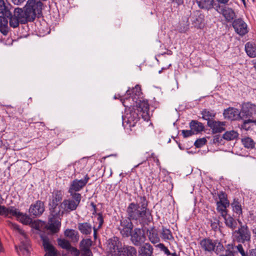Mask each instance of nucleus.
Here are the masks:
<instances>
[{
  "label": "nucleus",
  "instance_id": "obj_20",
  "mask_svg": "<svg viewBox=\"0 0 256 256\" xmlns=\"http://www.w3.org/2000/svg\"><path fill=\"white\" fill-rule=\"evenodd\" d=\"M207 124L208 127L212 130L213 134L220 133L225 130L224 126H226V122L212 120L207 122Z\"/></svg>",
  "mask_w": 256,
  "mask_h": 256
},
{
  "label": "nucleus",
  "instance_id": "obj_28",
  "mask_svg": "<svg viewBox=\"0 0 256 256\" xmlns=\"http://www.w3.org/2000/svg\"><path fill=\"white\" fill-rule=\"evenodd\" d=\"M64 235L68 238L72 242H78L79 234L77 231L72 229H67L64 232Z\"/></svg>",
  "mask_w": 256,
  "mask_h": 256
},
{
  "label": "nucleus",
  "instance_id": "obj_30",
  "mask_svg": "<svg viewBox=\"0 0 256 256\" xmlns=\"http://www.w3.org/2000/svg\"><path fill=\"white\" fill-rule=\"evenodd\" d=\"M8 20L4 16H0V32L6 36L8 32Z\"/></svg>",
  "mask_w": 256,
  "mask_h": 256
},
{
  "label": "nucleus",
  "instance_id": "obj_58",
  "mask_svg": "<svg viewBox=\"0 0 256 256\" xmlns=\"http://www.w3.org/2000/svg\"><path fill=\"white\" fill-rule=\"evenodd\" d=\"M219 2L222 4H226L229 0H217Z\"/></svg>",
  "mask_w": 256,
  "mask_h": 256
},
{
  "label": "nucleus",
  "instance_id": "obj_11",
  "mask_svg": "<svg viewBox=\"0 0 256 256\" xmlns=\"http://www.w3.org/2000/svg\"><path fill=\"white\" fill-rule=\"evenodd\" d=\"M90 177L88 174H86L84 179L82 180H74L71 183L68 190V192L70 195H72L74 194H78L76 192L80 190L88 183Z\"/></svg>",
  "mask_w": 256,
  "mask_h": 256
},
{
  "label": "nucleus",
  "instance_id": "obj_24",
  "mask_svg": "<svg viewBox=\"0 0 256 256\" xmlns=\"http://www.w3.org/2000/svg\"><path fill=\"white\" fill-rule=\"evenodd\" d=\"M0 14H2V16H4L9 19L12 15L9 4L6 3L4 0H0Z\"/></svg>",
  "mask_w": 256,
  "mask_h": 256
},
{
  "label": "nucleus",
  "instance_id": "obj_9",
  "mask_svg": "<svg viewBox=\"0 0 256 256\" xmlns=\"http://www.w3.org/2000/svg\"><path fill=\"white\" fill-rule=\"evenodd\" d=\"M42 6L40 0H28L24 6L35 19L37 16L42 14Z\"/></svg>",
  "mask_w": 256,
  "mask_h": 256
},
{
  "label": "nucleus",
  "instance_id": "obj_14",
  "mask_svg": "<svg viewBox=\"0 0 256 256\" xmlns=\"http://www.w3.org/2000/svg\"><path fill=\"white\" fill-rule=\"evenodd\" d=\"M216 244V241H214L209 238H205L202 240L200 242V245L202 248L207 252L214 251L216 246L217 248H223V246L220 242H218L217 245Z\"/></svg>",
  "mask_w": 256,
  "mask_h": 256
},
{
  "label": "nucleus",
  "instance_id": "obj_19",
  "mask_svg": "<svg viewBox=\"0 0 256 256\" xmlns=\"http://www.w3.org/2000/svg\"><path fill=\"white\" fill-rule=\"evenodd\" d=\"M225 118L234 120L239 118H242L241 110L240 112L237 108H229L225 110L223 113Z\"/></svg>",
  "mask_w": 256,
  "mask_h": 256
},
{
  "label": "nucleus",
  "instance_id": "obj_48",
  "mask_svg": "<svg viewBox=\"0 0 256 256\" xmlns=\"http://www.w3.org/2000/svg\"><path fill=\"white\" fill-rule=\"evenodd\" d=\"M158 247L161 250L163 251L167 256H170L171 254V253L170 252L168 249L163 244H158Z\"/></svg>",
  "mask_w": 256,
  "mask_h": 256
},
{
  "label": "nucleus",
  "instance_id": "obj_1",
  "mask_svg": "<svg viewBox=\"0 0 256 256\" xmlns=\"http://www.w3.org/2000/svg\"><path fill=\"white\" fill-rule=\"evenodd\" d=\"M142 94L140 87L136 85L132 90L128 89L126 92V98L120 99L124 106L130 108L136 106V109L144 120H148L150 116L148 114L149 104L146 100H139Z\"/></svg>",
  "mask_w": 256,
  "mask_h": 256
},
{
  "label": "nucleus",
  "instance_id": "obj_57",
  "mask_svg": "<svg viewBox=\"0 0 256 256\" xmlns=\"http://www.w3.org/2000/svg\"><path fill=\"white\" fill-rule=\"evenodd\" d=\"M90 204H91V206H92V207L94 208V212H92V214H96V206L93 202H92Z\"/></svg>",
  "mask_w": 256,
  "mask_h": 256
},
{
  "label": "nucleus",
  "instance_id": "obj_62",
  "mask_svg": "<svg viewBox=\"0 0 256 256\" xmlns=\"http://www.w3.org/2000/svg\"><path fill=\"white\" fill-rule=\"evenodd\" d=\"M172 256H179L176 252L172 253L170 254Z\"/></svg>",
  "mask_w": 256,
  "mask_h": 256
},
{
  "label": "nucleus",
  "instance_id": "obj_63",
  "mask_svg": "<svg viewBox=\"0 0 256 256\" xmlns=\"http://www.w3.org/2000/svg\"><path fill=\"white\" fill-rule=\"evenodd\" d=\"M96 234H97V232H96V233H94V238L95 239H96Z\"/></svg>",
  "mask_w": 256,
  "mask_h": 256
},
{
  "label": "nucleus",
  "instance_id": "obj_55",
  "mask_svg": "<svg viewBox=\"0 0 256 256\" xmlns=\"http://www.w3.org/2000/svg\"><path fill=\"white\" fill-rule=\"evenodd\" d=\"M12 1L14 4L20 5L23 3L25 0H12Z\"/></svg>",
  "mask_w": 256,
  "mask_h": 256
},
{
  "label": "nucleus",
  "instance_id": "obj_26",
  "mask_svg": "<svg viewBox=\"0 0 256 256\" xmlns=\"http://www.w3.org/2000/svg\"><path fill=\"white\" fill-rule=\"evenodd\" d=\"M190 129L194 133H198L204 130V127L203 124L196 120H192L190 123Z\"/></svg>",
  "mask_w": 256,
  "mask_h": 256
},
{
  "label": "nucleus",
  "instance_id": "obj_41",
  "mask_svg": "<svg viewBox=\"0 0 256 256\" xmlns=\"http://www.w3.org/2000/svg\"><path fill=\"white\" fill-rule=\"evenodd\" d=\"M58 246L66 250H68V248H70L71 246L70 242L64 239L58 238Z\"/></svg>",
  "mask_w": 256,
  "mask_h": 256
},
{
  "label": "nucleus",
  "instance_id": "obj_37",
  "mask_svg": "<svg viewBox=\"0 0 256 256\" xmlns=\"http://www.w3.org/2000/svg\"><path fill=\"white\" fill-rule=\"evenodd\" d=\"M242 142L244 146L248 148H254L255 143L254 140L249 137H246L242 140Z\"/></svg>",
  "mask_w": 256,
  "mask_h": 256
},
{
  "label": "nucleus",
  "instance_id": "obj_42",
  "mask_svg": "<svg viewBox=\"0 0 256 256\" xmlns=\"http://www.w3.org/2000/svg\"><path fill=\"white\" fill-rule=\"evenodd\" d=\"M92 245L90 239H84L80 242V248H90Z\"/></svg>",
  "mask_w": 256,
  "mask_h": 256
},
{
  "label": "nucleus",
  "instance_id": "obj_8",
  "mask_svg": "<svg viewBox=\"0 0 256 256\" xmlns=\"http://www.w3.org/2000/svg\"><path fill=\"white\" fill-rule=\"evenodd\" d=\"M234 239L237 242L244 244L250 240V232L246 224L242 225L238 230L234 232Z\"/></svg>",
  "mask_w": 256,
  "mask_h": 256
},
{
  "label": "nucleus",
  "instance_id": "obj_10",
  "mask_svg": "<svg viewBox=\"0 0 256 256\" xmlns=\"http://www.w3.org/2000/svg\"><path fill=\"white\" fill-rule=\"evenodd\" d=\"M242 119L256 120V105L250 102L242 104L241 108Z\"/></svg>",
  "mask_w": 256,
  "mask_h": 256
},
{
  "label": "nucleus",
  "instance_id": "obj_36",
  "mask_svg": "<svg viewBox=\"0 0 256 256\" xmlns=\"http://www.w3.org/2000/svg\"><path fill=\"white\" fill-rule=\"evenodd\" d=\"M202 118L208 122L213 120V118L216 116V113L212 110H208L206 109L202 112Z\"/></svg>",
  "mask_w": 256,
  "mask_h": 256
},
{
  "label": "nucleus",
  "instance_id": "obj_15",
  "mask_svg": "<svg viewBox=\"0 0 256 256\" xmlns=\"http://www.w3.org/2000/svg\"><path fill=\"white\" fill-rule=\"evenodd\" d=\"M130 236H131L130 240L136 246H140L145 242L146 236L140 228H135Z\"/></svg>",
  "mask_w": 256,
  "mask_h": 256
},
{
  "label": "nucleus",
  "instance_id": "obj_12",
  "mask_svg": "<svg viewBox=\"0 0 256 256\" xmlns=\"http://www.w3.org/2000/svg\"><path fill=\"white\" fill-rule=\"evenodd\" d=\"M128 216L126 218H122L120 220V227L119 230L122 235L124 237L128 238L130 236L133 228V224Z\"/></svg>",
  "mask_w": 256,
  "mask_h": 256
},
{
  "label": "nucleus",
  "instance_id": "obj_45",
  "mask_svg": "<svg viewBox=\"0 0 256 256\" xmlns=\"http://www.w3.org/2000/svg\"><path fill=\"white\" fill-rule=\"evenodd\" d=\"M206 142V140L205 138H199L196 140L194 144L196 148H199L204 145Z\"/></svg>",
  "mask_w": 256,
  "mask_h": 256
},
{
  "label": "nucleus",
  "instance_id": "obj_51",
  "mask_svg": "<svg viewBox=\"0 0 256 256\" xmlns=\"http://www.w3.org/2000/svg\"><path fill=\"white\" fill-rule=\"evenodd\" d=\"M236 248L238 252L241 254L242 256H248V254L246 252H245L241 244H238L236 246Z\"/></svg>",
  "mask_w": 256,
  "mask_h": 256
},
{
  "label": "nucleus",
  "instance_id": "obj_53",
  "mask_svg": "<svg viewBox=\"0 0 256 256\" xmlns=\"http://www.w3.org/2000/svg\"><path fill=\"white\" fill-rule=\"evenodd\" d=\"M222 136H221L220 135H216L213 138V143L220 144L222 140Z\"/></svg>",
  "mask_w": 256,
  "mask_h": 256
},
{
  "label": "nucleus",
  "instance_id": "obj_18",
  "mask_svg": "<svg viewBox=\"0 0 256 256\" xmlns=\"http://www.w3.org/2000/svg\"><path fill=\"white\" fill-rule=\"evenodd\" d=\"M204 15L200 11L194 12L191 15L192 24L196 28H202L204 26Z\"/></svg>",
  "mask_w": 256,
  "mask_h": 256
},
{
  "label": "nucleus",
  "instance_id": "obj_49",
  "mask_svg": "<svg viewBox=\"0 0 256 256\" xmlns=\"http://www.w3.org/2000/svg\"><path fill=\"white\" fill-rule=\"evenodd\" d=\"M82 256H92V254L90 248H82L80 249Z\"/></svg>",
  "mask_w": 256,
  "mask_h": 256
},
{
  "label": "nucleus",
  "instance_id": "obj_21",
  "mask_svg": "<svg viewBox=\"0 0 256 256\" xmlns=\"http://www.w3.org/2000/svg\"><path fill=\"white\" fill-rule=\"evenodd\" d=\"M216 10L219 13L222 14L228 22L232 20L235 16V13L231 8L226 6L220 7L219 6H216Z\"/></svg>",
  "mask_w": 256,
  "mask_h": 256
},
{
  "label": "nucleus",
  "instance_id": "obj_4",
  "mask_svg": "<svg viewBox=\"0 0 256 256\" xmlns=\"http://www.w3.org/2000/svg\"><path fill=\"white\" fill-rule=\"evenodd\" d=\"M6 222L12 229L17 231L21 235V236L20 238V244L14 246L16 252L20 256L22 254L25 256H28L30 254V242L27 234L24 230L20 228L17 224L13 223L10 220H8Z\"/></svg>",
  "mask_w": 256,
  "mask_h": 256
},
{
  "label": "nucleus",
  "instance_id": "obj_39",
  "mask_svg": "<svg viewBox=\"0 0 256 256\" xmlns=\"http://www.w3.org/2000/svg\"><path fill=\"white\" fill-rule=\"evenodd\" d=\"M118 244V238L116 236L113 237L108 240V246L111 250H115L117 249Z\"/></svg>",
  "mask_w": 256,
  "mask_h": 256
},
{
  "label": "nucleus",
  "instance_id": "obj_59",
  "mask_svg": "<svg viewBox=\"0 0 256 256\" xmlns=\"http://www.w3.org/2000/svg\"><path fill=\"white\" fill-rule=\"evenodd\" d=\"M4 206L0 205V216H2V210H4Z\"/></svg>",
  "mask_w": 256,
  "mask_h": 256
},
{
  "label": "nucleus",
  "instance_id": "obj_27",
  "mask_svg": "<svg viewBox=\"0 0 256 256\" xmlns=\"http://www.w3.org/2000/svg\"><path fill=\"white\" fill-rule=\"evenodd\" d=\"M245 50L246 54L251 58L256 57V44L248 42L246 44Z\"/></svg>",
  "mask_w": 256,
  "mask_h": 256
},
{
  "label": "nucleus",
  "instance_id": "obj_43",
  "mask_svg": "<svg viewBox=\"0 0 256 256\" xmlns=\"http://www.w3.org/2000/svg\"><path fill=\"white\" fill-rule=\"evenodd\" d=\"M250 123L256 124V120L244 119L243 124L241 126L242 128L246 130H248L250 128V126H248V124Z\"/></svg>",
  "mask_w": 256,
  "mask_h": 256
},
{
  "label": "nucleus",
  "instance_id": "obj_25",
  "mask_svg": "<svg viewBox=\"0 0 256 256\" xmlns=\"http://www.w3.org/2000/svg\"><path fill=\"white\" fill-rule=\"evenodd\" d=\"M78 229L82 234L88 235L92 233V226L88 222L78 223Z\"/></svg>",
  "mask_w": 256,
  "mask_h": 256
},
{
  "label": "nucleus",
  "instance_id": "obj_23",
  "mask_svg": "<svg viewBox=\"0 0 256 256\" xmlns=\"http://www.w3.org/2000/svg\"><path fill=\"white\" fill-rule=\"evenodd\" d=\"M138 253L140 256H152L153 248L149 243H146L140 246Z\"/></svg>",
  "mask_w": 256,
  "mask_h": 256
},
{
  "label": "nucleus",
  "instance_id": "obj_34",
  "mask_svg": "<svg viewBox=\"0 0 256 256\" xmlns=\"http://www.w3.org/2000/svg\"><path fill=\"white\" fill-rule=\"evenodd\" d=\"M238 136V132L234 130L226 131L222 135L223 138L226 140H236Z\"/></svg>",
  "mask_w": 256,
  "mask_h": 256
},
{
  "label": "nucleus",
  "instance_id": "obj_32",
  "mask_svg": "<svg viewBox=\"0 0 256 256\" xmlns=\"http://www.w3.org/2000/svg\"><path fill=\"white\" fill-rule=\"evenodd\" d=\"M122 252L124 255L126 256H137V252L136 248L130 246H124Z\"/></svg>",
  "mask_w": 256,
  "mask_h": 256
},
{
  "label": "nucleus",
  "instance_id": "obj_61",
  "mask_svg": "<svg viewBox=\"0 0 256 256\" xmlns=\"http://www.w3.org/2000/svg\"><path fill=\"white\" fill-rule=\"evenodd\" d=\"M170 66H171V64H170L168 65V66H167V67H163V68H162V70H167V69H168V68Z\"/></svg>",
  "mask_w": 256,
  "mask_h": 256
},
{
  "label": "nucleus",
  "instance_id": "obj_3",
  "mask_svg": "<svg viewBox=\"0 0 256 256\" xmlns=\"http://www.w3.org/2000/svg\"><path fill=\"white\" fill-rule=\"evenodd\" d=\"M62 196L63 192L62 190H54L52 194V200L49 204L50 214L46 228L52 234L58 232L60 227V216L63 215L64 212H61L58 205V202L62 200Z\"/></svg>",
  "mask_w": 256,
  "mask_h": 256
},
{
  "label": "nucleus",
  "instance_id": "obj_60",
  "mask_svg": "<svg viewBox=\"0 0 256 256\" xmlns=\"http://www.w3.org/2000/svg\"><path fill=\"white\" fill-rule=\"evenodd\" d=\"M92 229H93V230H94V232L96 233V232H97V230L99 228H96L95 226H94L93 228H92Z\"/></svg>",
  "mask_w": 256,
  "mask_h": 256
},
{
  "label": "nucleus",
  "instance_id": "obj_7",
  "mask_svg": "<svg viewBox=\"0 0 256 256\" xmlns=\"http://www.w3.org/2000/svg\"><path fill=\"white\" fill-rule=\"evenodd\" d=\"M40 236L42 242L44 250L46 252L44 256H59V252L51 244L48 235L44 232H40Z\"/></svg>",
  "mask_w": 256,
  "mask_h": 256
},
{
  "label": "nucleus",
  "instance_id": "obj_2",
  "mask_svg": "<svg viewBox=\"0 0 256 256\" xmlns=\"http://www.w3.org/2000/svg\"><path fill=\"white\" fill-rule=\"evenodd\" d=\"M148 202L145 196H138L136 202L130 203L126 208L128 216L140 224H147L150 221L152 215L148 208Z\"/></svg>",
  "mask_w": 256,
  "mask_h": 256
},
{
  "label": "nucleus",
  "instance_id": "obj_64",
  "mask_svg": "<svg viewBox=\"0 0 256 256\" xmlns=\"http://www.w3.org/2000/svg\"><path fill=\"white\" fill-rule=\"evenodd\" d=\"M220 256H230L229 254L220 255Z\"/></svg>",
  "mask_w": 256,
  "mask_h": 256
},
{
  "label": "nucleus",
  "instance_id": "obj_46",
  "mask_svg": "<svg viewBox=\"0 0 256 256\" xmlns=\"http://www.w3.org/2000/svg\"><path fill=\"white\" fill-rule=\"evenodd\" d=\"M182 24V23L180 24V26L178 30L179 32H185L189 28V24H188V20L186 19V24H184L183 26H181Z\"/></svg>",
  "mask_w": 256,
  "mask_h": 256
},
{
  "label": "nucleus",
  "instance_id": "obj_17",
  "mask_svg": "<svg viewBox=\"0 0 256 256\" xmlns=\"http://www.w3.org/2000/svg\"><path fill=\"white\" fill-rule=\"evenodd\" d=\"M139 119L140 116L138 114V112L134 108L130 110L129 113H127L125 117L123 118L124 120L129 124L130 127L134 126Z\"/></svg>",
  "mask_w": 256,
  "mask_h": 256
},
{
  "label": "nucleus",
  "instance_id": "obj_54",
  "mask_svg": "<svg viewBox=\"0 0 256 256\" xmlns=\"http://www.w3.org/2000/svg\"><path fill=\"white\" fill-rule=\"evenodd\" d=\"M249 255L250 256H256V248L250 250Z\"/></svg>",
  "mask_w": 256,
  "mask_h": 256
},
{
  "label": "nucleus",
  "instance_id": "obj_5",
  "mask_svg": "<svg viewBox=\"0 0 256 256\" xmlns=\"http://www.w3.org/2000/svg\"><path fill=\"white\" fill-rule=\"evenodd\" d=\"M34 20L25 6L23 8H17L14 9V14L10 16V25L13 28H16L19 26L20 24H26L28 22H33Z\"/></svg>",
  "mask_w": 256,
  "mask_h": 256
},
{
  "label": "nucleus",
  "instance_id": "obj_50",
  "mask_svg": "<svg viewBox=\"0 0 256 256\" xmlns=\"http://www.w3.org/2000/svg\"><path fill=\"white\" fill-rule=\"evenodd\" d=\"M98 218L97 220L98 222V228H101L104 224V218L102 213H98L97 214Z\"/></svg>",
  "mask_w": 256,
  "mask_h": 256
},
{
  "label": "nucleus",
  "instance_id": "obj_56",
  "mask_svg": "<svg viewBox=\"0 0 256 256\" xmlns=\"http://www.w3.org/2000/svg\"><path fill=\"white\" fill-rule=\"evenodd\" d=\"M173 2H176L178 5H180L183 3V0H172Z\"/></svg>",
  "mask_w": 256,
  "mask_h": 256
},
{
  "label": "nucleus",
  "instance_id": "obj_29",
  "mask_svg": "<svg viewBox=\"0 0 256 256\" xmlns=\"http://www.w3.org/2000/svg\"><path fill=\"white\" fill-rule=\"evenodd\" d=\"M223 218L224 220L226 225L232 230H234L236 228L237 222L236 220L230 215L226 214Z\"/></svg>",
  "mask_w": 256,
  "mask_h": 256
},
{
  "label": "nucleus",
  "instance_id": "obj_35",
  "mask_svg": "<svg viewBox=\"0 0 256 256\" xmlns=\"http://www.w3.org/2000/svg\"><path fill=\"white\" fill-rule=\"evenodd\" d=\"M232 210L236 214L240 215L242 214V208L240 202L238 198H234L230 204Z\"/></svg>",
  "mask_w": 256,
  "mask_h": 256
},
{
  "label": "nucleus",
  "instance_id": "obj_52",
  "mask_svg": "<svg viewBox=\"0 0 256 256\" xmlns=\"http://www.w3.org/2000/svg\"><path fill=\"white\" fill-rule=\"evenodd\" d=\"M182 133L184 138H187L194 134L192 129L190 130H182Z\"/></svg>",
  "mask_w": 256,
  "mask_h": 256
},
{
  "label": "nucleus",
  "instance_id": "obj_13",
  "mask_svg": "<svg viewBox=\"0 0 256 256\" xmlns=\"http://www.w3.org/2000/svg\"><path fill=\"white\" fill-rule=\"evenodd\" d=\"M235 32L240 36H243L248 32L247 24L241 18L236 19L232 22Z\"/></svg>",
  "mask_w": 256,
  "mask_h": 256
},
{
  "label": "nucleus",
  "instance_id": "obj_31",
  "mask_svg": "<svg viewBox=\"0 0 256 256\" xmlns=\"http://www.w3.org/2000/svg\"><path fill=\"white\" fill-rule=\"evenodd\" d=\"M199 8L208 10L213 6L214 0H196Z\"/></svg>",
  "mask_w": 256,
  "mask_h": 256
},
{
  "label": "nucleus",
  "instance_id": "obj_6",
  "mask_svg": "<svg viewBox=\"0 0 256 256\" xmlns=\"http://www.w3.org/2000/svg\"><path fill=\"white\" fill-rule=\"evenodd\" d=\"M72 199H66L61 203L60 206L62 211L61 212H70L76 209L79 205L82 196L80 194H74L70 195Z\"/></svg>",
  "mask_w": 256,
  "mask_h": 256
},
{
  "label": "nucleus",
  "instance_id": "obj_16",
  "mask_svg": "<svg viewBox=\"0 0 256 256\" xmlns=\"http://www.w3.org/2000/svg\"><path fill=\"white\" fill-rule=\"evenodd\" d=\"M44 211V202L39 200L36 201L34 204H32L29 208V212L30 215L36 216H40Z\"/></svg>",
  "mask_w": 256,
  "mask_h": 256
},
{
  "label": "nucleus",
  "instance_id": "obj_38",
  "mask_svg": "<svg viewBox=\"0 0 256 256\" xmlns=\"http://www.w3.org/2000/svg\"><path fill=\"white\" fill-rule=\"evenodd\" d=\"M20 221L25 224H30L32 220L31 218L26 214H23L20 212V214L18 215V216L17 218Z\"/></svg>",
  "mask_w": 256,
  "mask_h": 256
},
{
  "label": "nucleus",
  "instance_id": "obj_40",
  "mask_svg": "<svg viewBox=\"0 0 256 256\" xmlns=\"http://www.w3.org/2000/svg\"><path fill=\"white\" fill-rule=\"evenodd\" d=\"M162 238L164 240H170L173 238L172 235L169 229L162 228Z\"/></svg>",
  "mask_w": 256,
  "mask_h": 256
},
{
  "label": "nucleus",
  "instance_id": "obj_47",
  "mask_svg": "<svg viewBox=\"0 0 256 256\" xmlns=\"http://www.w3.org/2000/svg\"><path fill=\"white\" fill-rule=\"evenodd\" d=\"M67 250L70 252V254L74 256H78L80 254V250L76 248L73 247L72 246H70V248H68V250Z\"/></svg>",
  "mask_w": 256,
  "mask_h": 256
},
{
  "label": "nucleus",
  "instance_id": "obj_22",
  "mask_svg": "<svg viewBox=\"0 0 256 256\" xmlns=\"http://www.w3.org/2000/svg\"><path fill=\"white\" fill-rule=\"evenodd\" d=\"M4 208L2 216L5 217L11 218L12 216H16L18 218V215L20 214V212L18 209L16 208L14 206L6 208L4 206Z\"/></svg>",
  "mask_w": 256,
  "mask_h": 256
},
{
  "label": "nucleus",
  "instance_id": "obj_33",
  "mask_svg": "<svg viewBox=\"0 0 256 256\" xmlns=\"http://www.w3.org/2000/svg\"><path fill=\"white\" fill-rule=\"evenodd\" d=\"M230 206V203L224 202L222 203L221 202H216V210L220 213L221 216L223 217L227 214L226 208Z\"/></svg>",
  "mask_w": 256,
  "mask_h": 256
},
{
  "label": "nucleus",
  "instance_id": "obj_44",
  "mask_svg": "<svg viewBox=\"0 0 256 256\" xmlns=\"http://www.w3.org/2000/svg\"><path fill=\"white\" fill-rule=\"evenodd\" d=\"M218 196L220 199L218 202H221L222 204H224V202H226V203H230L227 198V194L224 192L222 191L220 192Z\"/></svg>",
  "mask_w": 256,
  "mask_h": 256
}]
</instances>
